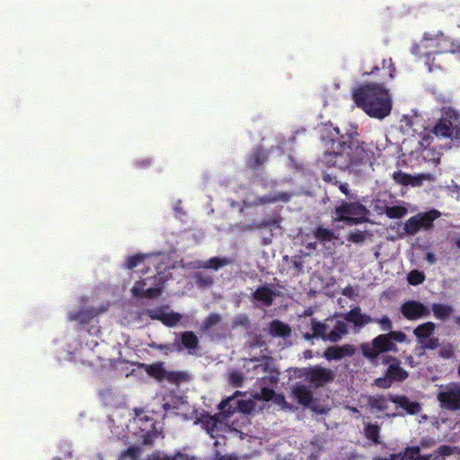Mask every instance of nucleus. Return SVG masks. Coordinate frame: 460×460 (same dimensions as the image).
<instances>
[{
  "mask_svg": "<svg viewBox=\"0 0 460 460\" xmlns=\"http://www.w3.org/2000/svg\"><path fill=\"white\" fill-rule=\"evenodd\" d=\"M346 322L351 323L356 328H362L365 325L374 322V318L368 314H362L359 306L353 307L345 314Z\"/></svg>",
  "mask_w": 460,
  "mask_h": 460,
  "instance_id": "obj_10",
  "label": "nucleus"
},
{
  "mask_svg": "<svg viewBox=\"0 0 460 460\" xmlns=\"http://www.w3.org/2000/svg\"><path fill=\"white\" fill-rule=\"evenodd\" d=\"M356 132L341 135L337 141H333V151L326 152L321 162L327 168L348 170L357 174L371 165L370 152L363 146Z\"/></svg>",
  "mask_w": 460,
  "mask_h": 460,
  "instance_id": "obj_2",
  "label": "nucleus"
},
{
  "mask_svg": "<svg viewBox=\"0 0 460 460\" xmlns=\"http://www.w3.org/2000/svg\"><path fill=\"white\" fill-rule=\"evenodd\" d=\"M394 180L400 184L404 186L411 185L414 186V183L411 181V175L402 172L401 171L394 172L393 174Z\"/></svg>",
  "mask_w": 460,
  "mask_h": 460,
  "instance_id": "obj_37",
  "label": "nucleus"
},
{
  "mask_svg": "<svg viewBox=\"0 0 460 460\" xmlns=\"http://www.w3.org/2000/svg\"><path fill=\"white\" fill-rule=\"evenodd\" d=\"M391 460H404V456H402V453L399 454H394L390 457Z\"/></svg>",
  "mask_w": 460,
  "mask_h": 460,
  "instance_id": "obj_63",
  "label": "nucleus"
},
{
  "mask_svg": "<svg viewBox=\"0 0 460 460\" xmlns=\"http://www.w3.org/2000/svg\"><path fill=\"white\" fill-rule=\"evenodd\" d=\"M300 374H333L332 370L330 369H324V368H316V369H304L303 372H300Z\"/></svg>",
  "mask_w": 460,
  "mask_h": 460,
  "instance_id": "obj_55",
  "label": "nucleus"
},
{
  "mask_svg": "<svg viewBox=\"0 0 460 460\" xmlns=\"http://www.w3.org/2000/svg\"><path fill=\"white\" fill-rule=\"evenodd\" d=\"M239 395H242V393L239 392V391H236L234 393V394L231 397H228L227 399L222 401L219 404V409L224 411L226 409V407L228 405V403L230 402V401L234 398V397H237Z\"/></svg>",
  "mask_w": 460,
  "mask_h": 460,
  "instance_id": "obj_56",
  "label": "nucleus"
},
{
  "mask_svg": "<svg viewBox=\"0 0 460 460\" xmlns=\"http://www.w3.org/2000/svg\"><path fill=\"white\" fill-rule=\"evenodd\" d=\"M347 240L354 243H363L366 240V234L365 232L356 230L349 234Z\"/></svg>",
  "mask_w": 460,
  "mask_h": 460,
  "instance_id": "obj_42",
  "label": "nucleus"
},
{
  "mask_svg": "<svg viewBox=\"0 0 460 460\" xmlns=\"http://www.w3.org/2000/svg\"><path fill=\"white\" fill-rule=\"evenodd\" d=\"M425 259L430 264H434L437 261L435 254L433 252H429L426 253Z\"/></svg>",
  "mask_w": 460,
  "mask_h": 460,
  "instance_id": "obj_60",
  "label": "nucleus"
},
{
  "mask_svg": "<svg viewBox=\"0 0 460 460\" xmlns=\"http://www.w3.org/2000/svg\"><path fill=\"white\" fill-rule=\"evenodd\" d=\"M391 401L402 408H403L410 414H417L420 411V404L417 402H411L407 397L401 395L391 396Z\"/></svg>",
  "mask_w": 460,
  "mask_h": 460,
  "instance_id": "obj_19",
  "label": "nucleus"
},
{
  "mask_svg": "<svg viewBox=\"0 0 460 460\" xmlns=\"http://www.w3.org/2000/svg\"><path fill=\"white\" fill-rule=\"evenodd\" d=\"M419 343L422 349H435L439 346V340L437 337H429Z\"/></svg>",
  "mask_w": 460,
  "mask_h": 460,
  "instance_id": "obj_43",
  "label": "nucleus"
},
{
  "mask_svg": "<svg viewBox=\"0 0 460 460\" xmlns=\"http://www.w3.org/2000/svg\"><path fill=\"white\" fill-rule=\"evenodd\" d=\"M407 280H408L409 284L417 286V285L421 284L425 280V275L421 271L413 270L409 272V274L407 276Z\"/></svg>",
  "mask_w": 460,
  "mask_h": 460,
  "instance_id": "obj_39",
  "label": "nucleus"
},
{
  "mask_svg": "<svg viewBox=\"0 0 460 460\" xmlns=\"http://www.w3.org/2000/svg\"><path fill=\"white\" fill-rule=\"evenodd\" d=\"M102 310H98L94 307H84L76 313H71L68 315L69 321H76L82 324L90 323L96 315Z\"/></svg>",
  "mask_w": 460,
  "mask_h": 460,
  "instance_id": "obj_14",
  "label": "nucleus"
},
{
  "mask_svg": "<svg viewBox=\"0 0 460 460\" xmlns=\"http://www.w3.org/2000/svg\"><path fill=\"white\" fill-rule=\"evenodd\" d=\"M403 230L404 233L409 235H414L420 230L419 227V221L417 220L416 216L411 217L404 223Z\"/></svg>",
  "mask_w": 460,
  "mask_h": 460,
  "instance_id": "obj_33",
  "label": "nucleus"
},
{
  "mask_svg": "<svg viewBox=\"0 0 460 460\" xmlns=\"http://www.w3.org/2000/svg\"><path fill=\"white\" fill-rule=\"evenodd\" d=\"M146 258V255L141 253L129 256L125 263V268L128 270H133L138 265H140L145 261Z\"/></svg>",
  "mask_w": 460,
  "mask_h": 460,
  "instance_id": "obj_38",
  "label": "nucleus"
},
{
  "mask_svg": "<svg viewBox=\"0 0 460 460\" xmlns=\"http://www.w3.org/2000/svg\"><path fill=\"white\" fill-rule=\"evenodd\" d=\"M384 212L389 218L399 219L403 217L407 214L408 210L402 206H385Z\"/></svg>",
  "mask_w": 460,
  "mask_h": 460,
  "instance_id": "obj_30",
  "label": "nucleus"
},
{
  "mask_svg": "<svg viewBox=\"0 0 460 460\" xmlns=\"http://www.w3.org/2000/svg\"><path fill=\"white\" fill-rule=\"evenodd\" d=\"M415 216L419 221L420 230H430L434 226L433 222L441 216V213L437 209H431L428 212L418 213Z\"/></svg>",
  "mask_w": 460,
  "mask_h": 460,
  "instance_id": "obj_17",
  "label": "nucleus"
},
{
  "mask_svg": "<svg viewBox=\"0 0 460 460\" xmlns=\"http://www.w3.org/2000/svg\"><path fill=\"white\" fill-rule=\"evenodd\" d=\"M435 329L436 325L434 323L427 322L417 326L414 329L413 333L419 340V342H420L421 341L430 337L433 334Z\"/></svg>",
  "mask_w": 460,
  "mask_h": 460,
  "instance_id": "obj_25",
  "label": "nucleus"
},
{
  "mask_svg": "<svg viewBox=\"0 0 460 460\" xmlns=\"http://www.w3.org/2000/svg\"><path fill=\"white\" fill-rule=\"evenodd\" d=\"M267 160V152L262 147H257L248 157L246 161V166L252 171H256L264 165Z\"/></svg>",
  "mask_w": 460,
  "mask_h": 460,
  "instance_id": "obj_15",
  "label": "nucleus"
},
{
  "mask_svg": "<svg viewBox=\"0 0 460 460\" xmlns=\"http://www.w3.org/2000/svg\"><path fill=\"white\" fill-rule=\"evenodd\" d=\"M437 49L432 54L457 53L460 52V45L450 40L442 33L434 39Z\"/></svg>",
  "mask_w": 460,
  "mask_h": 460,
  "instance_id": "obj_12",
  "label": "nucleus"
},
{
  "mask_svg": "<svg viewBox=\"0 0 460 460\" xmlns=\"http://www.w3.org/2000/svg\"><path fill=\"white\" fill-rule=\"evenodd\" d=\"M368 402L371 407L382 410L384 408V403L385 402V401L383 397L369 398Z\"/></svg>",
  "mask_w": 460,
  "mask_h": 460,
  "instance_id": "obj_52",
  "label": "nucleus"
},
{
  "mask_svg": "<svg viewBox=\"0 0 460 460\" xmlns=\"http://www.w3.org/2000/svg\"><path fill=\"white\" fill-rule=\"evenodd\" d=\"M270 333L273 337L288 338L291 334V328L288 324L275 319L270 323Z\"/></svg>",
  "mask_w": 460,
  "mask_h": 460,
  "instance_id": "obj_20",
  "label": "nucleus"
},
{
  "mask_svg": "<svg viewBox=\"0 0 460 460\" xmlns=\"http://www.w3.org/2000/svg\"><path fill=\"white\" fill-rule=\"evenodd\" d=\"M246 344L249 348H261L266 345V342L262 335L257 333H250Z\"/></svg>",
  "mask_w": 460,
  "mask_h": 460,
  "instance_id": "obj_36",
  "label": "nucleus"
},
{
  "mask_svg": "<svg viewBox=\"0 0 460 460\" xmlns=\"http://www.w3.org/2000/svg\"><path fill=\"white\" fill-rule=\"evenodd\" d=\"M437 453V456L438 457L440 456V455H443V456H448L450 455V448L448 447H441L438 451H436Z\"/></svg>",
  "mask_w": 460,
  "mask_h": 460,
  "instance_id": "obj_59",
  "label": "nucleus"
},
{
  "mask_svg": "<svg viewBox=\"0 0 460 460\" xmlns=\"http://www.w3.org/2000/svg\"><path fill=\"white\" fill-rule=\"evenodd\" d=\"M312 410L316 412V413H320V414H323V413H326L327 412V410H325L324 408L321 407V406H316V405H314L312 406Z\"/></svg>",
  "mask_w": 460,
  "mask_h": 460,
  "instance_id": "obj_61",
  "label": "nucleus"
},
{
  "mask_svg": "<svg viewBox=\"0 0 460 460\" xmlns=\"http://www.w3.org/2000/svg\"><path fill=\"white\" fill-rule=\"evenodd\" d=\"M243 230L245 231H253V230H259L258 222L254 221L251 224H247L243 227Z\"/></svg>",
  "mask_w": 460,
  "mask_h": 460,
  "instance_id": "obj_58",
  "label": "nucleus"
},
{
  "mask_svg": "<svg viewBox=\"0 0 460 460\" xmlns=\"http://www.w3.org/2000/svg\"><path fill=\"white\" fill-rule=\"evenodd\" d=\"M292 392L298 402L302 405L307 406L312 402V393L305 385H296L294 386Z\"/></svg>",
  "mask_w": 460,
  "mask_h": 460,
  "instance_id": "obj_23",
  "label": "nucleus"
},
{
  "mask_svg": "<svg viewBox=\"0 0 460 460\" xmlns=\"http://www.w3.org/2000/svg\"><path fill=\"white\" fill-rule=\"evenodd\" d=\"M356 348L351 344L342 346H331L323 352V357L327 360H339L345 357H351L355 354Z\"/></svg>",
  "mask_w": 460,
  "mask_h": 460,
  "instance_id": "obj_9",
  "label": "nucleus"
},
{
  "mask_svg": "<svg viewBox=\"0 0 460 460\" xmlns=\"http://www.w3.org/2000/svg\"><path fill=\"white\" fill-rule=\"evenodd\" d=\"M438 355L442 358L449 359L454 356V349L452 344L448 343L438 350Z\"/></svg>",
  "mask_w": 460,
  "mask_h": 460,
  "instance_id": "obj_45",
  "label": "nucleus"
},
{
  "mask_svg": "<svg viewBox=\"0 0 460 460\" xmlns=\"http://www.w3.org/2000/svg\"><path fill=\"white\" fill-rule=\"evenodd\" d=\"M253 407L252 401H242L238 402V408L243 412H250Z\"/></svg>",
  "mask_w": 460,
  "mask_h": 460,
  "instance_id": "obj_54",
  "label": "nucleus"
},
{
  "mask_svg": "<svg viewBox=\"0 0 460 460\" xmlns=\"http://www.w3.org/2000/svg\"><path fill=\"white\" fill-rule=\"evenodd\" d=\"M429 40H433V39H429V38L428 37V34H427V33H425V34H424V38H423V41H422V44L424 45V47H425V48H428V47L433 46L432 44H430V45L427 44V42H428Z\"/></svg>",
  "mask_w": 460,
  "mask_h": 460,
  "instance_id": "obj_64",
  "label": "nucleus"
},
{
  "mask_svg": "<svg viewBox=\"0 0 460 460\" xmlns=\"http://www.w3.org/2000/svg\"><path fill=\"white\" fill-rule=\"evenodd\" d=\"M146 368L147 374H184L183 372H167L164 367L163 363H155L154 365H143Z\"/></svg>",
  "mask_w": 460,
  "mask_h": 460,
  "instance_id": "obj_35",
  "label": "nucleus"
},
{
  "mask_svg": "<svg viewBox=\"0 0 460 460\" xmlns=\"http://www.w3.org/2000/svg\"><path fill=\"white\" fill-rule=\"evenodd\" d=\"M419 453L420 448L418 447H412L406 448L402 456H404V460H419Z\"/></svg>",
  "mask_w": 460,
  "mask_h": 460,
  "instance_id": "obj_44",
  "label": "nucleus"
},
{
  "mask_svg": "<svg viewBox=\"0 0 460 460\" xmlns=\"http://www.w3.org/2000/svg\"><path fill=\"white\" fill-rule=\"evenodd\" d=\"M275 293L268 286L259 287L253 293L254 300L261 302L265 306H270L273 303Z\"/></svg>",
  "mask_w": 460,
  "mask_h": 460,
  "instance_id": "obj_18",
  "label": "nucleus"
},
{
  "mask_svg": "<svg viewBox=\"0 0 460 460\" xmlns=\"http://www.w3.org/2000/svg\"><path fill=\"white\" fill-rule=\"evenodd\" d=\"M369 210L360 202L341 201L334 208L333 220L335 222H343L346 226H356L367 222Z\"/></svg>",
  "mask_w": 460,
  "mask_h": 460,
  "instance_id": "obj_5",
  "label": "nucleus"
},
{
  "mask_svg": "<svg viewBox=\"0 0 460 460\" xmlns=\"http://www.w3.org/2000/svg\"><path fill=\"white\" fill-rule=\"evenodd\" d=\"M442 117L432 128L438 137L450 138L455 146H460V112L454 108H444Z\"/></svg>",
  "mask_w": 460,
  "mask_h": 460,
  "instance_id": "obj_4",
  "label": "nucleus"
},
{
  "mask_svg": "<svg viewBox=\"0 0 460 460\" xmlns=\"http://www.w3.org/2000/svg\"><path fill=\"white\" fill-rule=\"evenodd\" d=\"M251 363H254L252 369L256 372L266 374H280L275 367L274 359L271 357L263 356L260 358H251Z\"/></svg>",
  "mask_w": 460,
  "mask_h": 460,
  "instance_id": "obj_13",
  "label": "nucleus"
},
{
  "mask_svg": "<svg viewBox=\"0 0 460 460\" xmlns=\"http://www.w3.org/2000/svg\"><path fill=\"white\" fill-rule=\"evenodd\" d=\"M221 315L216 313L209 314L205 320L202 322L200 330L202 332H208L210 330L213 326L220 323L221 321Z\"/></svg>",
  "mask_w": 460,
  "mask_h": 460,
  "instance_id": "obj_31",
  "label": "nucleus"
},
{
  "mask_svg": "<svg viewBox=\"0 0 460 460\" xmlns=\"http://www.w3.org/2000/svg\"><path fill=\"white\" fill-rule=\"evenodd\" d=\"M322 179L325 183L333 186H337L340 183V181L337 179V176L332 172H323Z\"/></svg>",
  "mask_w": 460,
  "mask_h": 460,
  "instance_id": "obj_48",
  "label": "nucleus"
},
{
  "mask_svg": "<svg viewBox=\"0 0 460 460\" xmlns=\"http://www.w3.org/2000/svg\"><path fill=\"white\" fill-rule=\"evenodd\" d=\"M234 325L243 326L245 329H249L251 325L250 319L245 314H241L234 319Z\"/></svg>",
  "mask_w": 460,
  "mask_h": 460,
  "instance_id": "obj_51",
  "label": "nucleus"
},
{
  "mask_svg": "<svg viewBox=\"0 0 460 460\" xmlns=\"http://www.w3.org/2000/svg\"><path fill=\"white\" fill-rule=\"evenodd\" d=\"M313 235L322 243L331 242L334 238V233L332 230L323 226H317L315 229H314Z\"/></svg>",
  "mask_w": 460,
  "mask_h": 460,
  "instance_id": "obj_29",
  "label": "nucleus"
},
{
  "mask_svg": "<svg viewBox=\"0 0 460 460\" xmlns=\"http://www.w3.org/2000/svg\"><path fill=\"white\" fill-rule=\"evenodd\" d=\"M181 344L190 354H193L199 347V339L193 332L186 331L181 333Z\"/></svg>",
  "mask_w": 460,
  "mask_h": 460,
  "instance_id": "obj_21",
  "label": "nucleus"
},
{
  "mask_svg": "<svg viewBox=\"0 0 460 460\" xmlns=\"http://www.w3.org/2000/svg\"><path fill=\"white\" fill-rule=\"evenodd\" d=\"M380 70H382L381 84H360L352 93L356 105L369 117L378 119L387 117L392 111V98L388 90L382 85L394 78L395 67L392 59H384L382 67L375 66L370 74Z\"/></svg>",
  "mask_w": 460,
  "mask_h": 460,
  "instance_id": "obj_1",
  "label": "nucleus"
},
{
  "mask_svg": "<svg viewBox=\"0 0 460 460\" xmlns=\"http://www.w3.org/2000/svg\"><path fill=\"white\" fill-rule=\"evenodd\" d=\"M454 309L451 305L435 303L432 305V312L434 316L438 320L447 319L453 313Z\"/></svg>",
  "mask_w": 460,
  "mask_h": 460,
  "instance_id": "obj_27",
  "label": "nucleus"
},
{
  "mask_svg": "<svg viewBox=\"0 0 460 460\" xmlns=\"http://www.w3.org/2000/svg\"><path fill=\"white\" fill-rule=\"evenodd\" d=\"M253 397L258 400L273 401L274 403L281 406L283 409L290 408L283 395L276 394L273 390L268 388H262L261 393L255 394Z\"/></svg>",
  "mask_w": 460,
  "mask_h": 460,
  "instance_id": "obj_16",
  "label": "nucleus"
},
{
  "mask_svg": "<svg viewBox=\"0 0 460 460\" xmlns=\"http://www.w3.org/2000/svg\"><path fill=\"white\" fill-rule=\"evenodd\" d=\"M380 325V328L384 332H394L393 331V323L391 319L387 315H383L381 318H374V322Z\"/></svg>",
  "mask_w": 460,
  "mask_h": 460,
  "instance_id": "obj_40",
  "label": "nucleus"
},
{
  "mask_svg": "<svg viewBox=\"0 0 460 460\" xmlns=\"http://www.w3.org/2000/svg\"><path fill=\"white\" fill-rule=\"evenodd\" d=\"M292 265L297 270L298 273H302L304 270V261L300 256H294L292 258Z\"/></svg>",
  "mask_w": 460,
  "mask_h": 460,
  "instance_id": "obj_53",
  "label": "nucleus"
},
{
  "mask_svg": "<svg viewBox=\"0 0 460 460\" xmlns=\"http://www.w3.org/2000/svg\"><path fill=\"white\" fill-rule=\"evenodd\" d=\"M181 317V314L178 313L164 312L161 322L168 327H173L180 322Z\"/></svg>",
  "mask_w": 460,
  "mask_h": 460,
  "instance_id": "obj_34",
  "label": "nucleus"
},
{
  "mask_svg": "<svg viewBox=\"0 0 460 460\" xmlns=\"http://www.w3.org/2000/svg\"><path fill=\"white\" fill-rule=\"evenodd\" d=\"M441 406L451 411L460 410V386L450 385L438 394Z\"/></svg>",
  "mask_w": 460,
  "mask_h": 460,
  "instance_id": "obj_7",
  "label": "nucleus"
},
{
  "mask_svg": "<svg viewBox=\"0 0 460 460\" xmlns=\"http://www.w3.org/2000/svg\"><path fill=\"white\" fill-rule=\"evenodd\" d=\"M366 436L372 439L374 442H377L378 438V427L376 425H367L365 429Z\"/></svg>",
  "mask_w": 460,
  "mask_h": 460,
  "instance_id": "obj_46",
  "label": "nucleus"
},
{
  "mask_svg": "<svg viewBox=\"0 0 460 460\" xmlns=\"http://www.w3.org/2000/svg\"><path fill=\"white\" fill-rule=\"evenodd\" d=\"M194 278L196 279V283L200 287H208L214 282L211 276L205 275L202 272H196Z\"/></svg>",
  "mask_w": 460,
  "mask_h": 460,
  "instance_id": "obj_41",
  "label": "nucleus"
},
{
  "mask_svg": "<svg viewBox=\"0 0 460 460\" xmlns=\"http://www.w3.org/2000/svg\"><path fill=\"white\" fill-rule=\"evenodd\" d=\"M258 226L260 231L268 229L272 232L275 229L281 228L280 220L275 216L266 217L262 218L261 221L258 222Z\"/></svg>",
  "mask_w": 460,
  "mask_h": 460,
  "instance_id": "obj_28",
  "label": "nucleus"
},
{
  "mask_svg": "<svg viewBox=\"0 0 460 460\" xmlns=\"http://www.w3.org/2000/svg\"><path fill=\"white\" fill-rule=\"evenodd\" d=\"M142 453V449L139 447L133 446L120 453L119 460H137Z\"/></svg>",
  "mask_w": 460,
  "mask_h": 460,
  "instance_id": "obj_32",
  "label": "nucleus"
},
{
  "mask_svg": "<svg viewBox=\"0 0 460 460\" xmlns=\"http://www.w3.org/2000/svg\"><path fill=\"white\" fill-rule=\"evenodd\" d=\"M337 186L339 187L341 192H342L346 197L351 198L348 183H342L340 181V183Z\"/></svg>",
  "mask_w": 460,
  "mask_h": 460,
  "instance_id": "obj_57",
  "label": "nucleus"
},
{
  "mask_svg": "<svg viewBox=\"0 0 460 460\" xmlns=\"http://www.w3.org/2000/svg\"><path fill=\"white\" fill-rule=\"evenodd\" d=\"M396 342H407L406 334L402 332L379 334L370 342L361 343L359 349L371 365L386 367L385 374H408L401 367V361L397 358L385 355L390 351H398Z\"/></svg>",
  "mask_w": 460,
  "mask_h": 460,
  "instance_id": "obj_3",
  "label": "nucleus"
},
{
  "mask_svg": "<svg viewBox=\"0 0 460 460\" xmlns=\"http://www.w3.org/2000/svg\"><path fill=\"white\" fill-rule=\"evenodd\" d=\"M375 383L378 387L388 388L393 383L392 376H385L384 377L377 378Z\"/></svg>",
  "mask_w": 460,
  "mask_h": 460,
  "instance_id": "obj_50",
  "label": "nucleus"
},
{
  "mask_svg": "<svg viewBox=\"0 0 460 460\" xmlns=\"http://www.w3.org/2000/svg\"><path fill=\"white\" fill-rule=\"evenodd\" d=\"M310 324L312 336H315V339L327 341L326 336L328 335L329 326L325 323L319 322L316 318H311Z\"/></svg>",
  "mask_w": 460,
  "mask_h": 460,
  "instance_id": "obj_24",
  "label": "nucleus"
},
{
  "mask_svg": "<svg viewBox=\"0 0 460 460\" xmlns=\"http://www.w3.org/2000/svg\"><path fill=\"white\" fill-rule=\"evenodd\" d=\"M331 381V376H312L311 383L314 384L315 387L323 385L324 383Z\"/></svg>",
  "mask_w": 460,
  "mask_h": 460,
  "instance_id": "obj_49",
  "label": "nucleus"
},
{
  "mask_svg": "<svg viewBox=\"0 0 460 460\" xmlns=\"http://www.w3.org/2000/svg\"><path fill=\"white\" fill-rule=\"evenodd\" d=\"M232 262L233 261L226 257H212L205 261L201 267L204 269L217 270L222 267L230 265Z\"/></svg>",
  "mask_w": 460,
  "mask_h": 460,
  "instance_id": "obj_26",
  "label": "nucleus"
},
{
  "mask_svg": "<svg viewBox=\"0 0 460 460\" xmlns=\"http://www.w3.org/2000/svg\"><path fill=\"white\" fill-rule=\"evenodd\" d=\"M438 458V457L437 456V453L435 452L434 454H431V455L427 456H421V457L420 456L419 459H420V460H436Z\"/></svg>",
  "mask_w": 460,
  "mask_h": 460,
  "instance_id": "obj_62",
  "label": "nucleus"
},
{
  "mask_svg": "<svg viewBox=\"0 0 460 460\" xmlns=\"http://www.w3.org/2000/svg\"><path fill=\"white\" fill-rule=\"evenodd\" d=\"M291 194L288 192H279L274 195H264L257 197L252 203L243 201L246 207H259L266 204L276 203L278 201L288 202L291 199Z\"/></svg>",
  "mask_w": 460,
  "mask_h": 460,
  "instance_id": "obj_11",
  "label": "nucleus"
},
{
  "mask_svg": "<svg viewBox=\"0 0 460 460\" xmlns=\"http://www.w3.org/2000/svg\"><path fill=\"white\" fill-rule=\"evenodd\" d=\"M164 280L160 273L137 280L131 289L133 296L145 298H155L160 296Z\"/></svg>",
  "mask_w": 460,
  "mask_h": 460,
  "instance_id": "obj_6",
  "label": "nucleus"
},
{
  "mask_svg": "<svg viewBox=\"0 0 460 460\" xmlns=\"http://www.w3.org/2000/svg\"><path fill=\"white\" fill-rule=\"evenodd\" d=\"M348 334V325L342 321H337L326 336L327 341L331 342H338L343 336Z\"/></svg>",
  "mask_w": 460,
  "mask_h": 460,
  "instance_id": "obj_22",
  "label": "nucleus"
},
{
  "mask_svg": "<svg viewBox=\"0 0 460 460\" xmlns=\"http://www.w3.org/2000/svg\"><path fill=\"white\" fill-rule=\"evenodd\" d=\"M146 314L153 320L162 321L164 310L162 307L148 309Z\"/></svg>",
  "mask_w": 460,
  "mask_h": 460,
  "instance_id": "obj_47",
  "label": "nucleus"
},
{
  "mask_svg": "<svg viewBox=\"0 0 460 460\" xmlns=\"http://www.w3.org/2000/svg\"><path fill=\"white\" fill-rule=\"evenodd\" d=\"M401 313L406 319L413 321L429 315L430 311L421 302L409 300L402 305Z\"/></svg>",
  "mask_w": 460,
  "mask_h": 460,
  "instance_id": "obj_8",
  "label": "nucleus"
}]
</instances>
